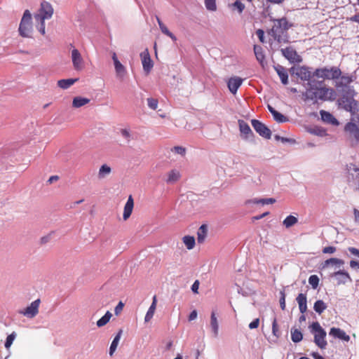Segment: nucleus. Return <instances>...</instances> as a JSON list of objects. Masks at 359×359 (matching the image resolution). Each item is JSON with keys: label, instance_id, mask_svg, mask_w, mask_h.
Returning a JSON list of instances; mask_svg holds the SVG:
<instances>
[{"label": "nucleus", "instance_id": "f257e3e1", "mask_svg": "<svg viewBox=\"0 0 359 359\" xmlns=\"http://www.w3.org/2000/svg\"><path fill=\"white\" fill-rule=\"evenodd\" d=\"M274 25L271 29V34L278 43H288L287 30L292 26L285 18L273 20Z\"/></svg>", "mask_w": 359, "mask_h": 359}, {"label": "nucleus", "instance_id": "f03ea898", "mask_svg": "<svg viewBox=\"0 0 359 359\" xmlns=\"http://www.w3.org/2000/svg\"><path fill=\"white\" fill-rule=\"evenodd\" d=\"M310 332L313 334L314 343L321 349L326 348L327 343L325 339L326 332L318 322H313L309 327Z\"/></svg>", "mask_w": 359, "mask_h": 359}, {"label": "nucleus", "instance_id": "7ed1b4c3", "mask_svg": "<svg viewBox=\"0 0 359 359\" xmlns=\"http://www.w3.org/2000/svg\"><path fill=\"white\" fill-rule=\"evenodd\" d=\"M18 32L20 36L24 38H31L33 32L32 17L29 10L24 11L21 18Z\"/></svg>", "mask_w": 359, "mask_h": 359}, {"label": "nucleus", "instance_id": "20e7f679", "mask_svg": "<svg viewBox=\"0 0 359 359\" xmlns=\"http://www.w3.org/2000/svg\"><path fill=\"white\" fill-rule=\"evenodd\" d=\"M341 71L337 67H322L317 68L313 72V76L317 77L318 79H327V80H334L337 79L341 76Z\"/></svg>", "mask_w": 359, "mask_h": 359}, {"label": "nucleus", "instance_id": "39448f33", "mask_svg": "<svg viewBox=\"0 0 359 359\" xmlns=\"http://www.w3.org/2000/svg\"><path fill=\"white\" fill-rule=\"evenodd\" d=\"M350 94H351V97H348L346 95H344L339 100V104L343 108L344 110L347 111H359V103L356 101L353 97V94L355 91L353 89H349Z\"/></svg>", "mask_w": 359, "mask_h": 359}, {"label": "nucleus", "instance_id": "423d86ee", "mask_svg": "<svg viewBox=\"0 0 359 359\" xmlns=\"http://www.w3.org/2000/svg\"><path fill=\"white\" fill-rule=\"evenodd\" d=\"M344 131L348 134L352 147L359 143V126L353 122H348L344 126Z\"/></svg>", "mask_w": 359, "mask_h": 359}, {"label": "nucleus", "instance_id": "0eeeda50", "mask_svg": "<svg viewBox=\"0 0 359 359\" xmlns=\"http://www.w3.org/2000/svg\"><path fill=\"white\" fill-rule=\"evenodd\" d=\"M53 14V8L50 3L43 1L41 4V7L37 13L34 15L36 21L39 20H46L52 18Z\"/></svg>", "mask_w": 359, "mask_h": 359}, {"label": "nucleus", "instance_id": "6e6552de", "mask_svg": "<svg viewBox=\"0 0 359 359\" xmlns=\"http://www.w3.org/2000/svg\"><path fill=\"white\" fill-rule=\"evenodd\" d=\"M311 67L306 66H299L291 67L290 72L302 81L311 82L310 79L313 76V73H311Z\"/></svg>", "mask_w": 359, "mask_h": 359}, {"label": "nucleus", "instance_id": "1a4fd4ad", "mask_svg": "<svg viewBox=\"0 0 359 359\" xmlns=\"http://www.w3.org/2000/svg\"><path fill=\"white\" fill-rule=\"evenodd\" d=\"M318 100L322 101H333L336 98L337 93L333 88L327 87L316 88Z\"/></svg>", "mask_w": 359, "mask_h": 359}, {"label": "nucleus", "instance_id": "9d476101", "mask_svg": "<svg viewBox=\"0 0 359 359\" xmlns=\"http://www.w3.org/2000/svg\"><path fill=\"white\" fill-rule=\"evenodd\" d=\"M251 123L255 129V130L262 137H264L266 139H270L271 137V132L270 129L262 122L256 120V119H252Z\"/></svg>", "mask_w": 359, "mask_h": 359}, {"label": "nucleus", "instance_id": "9b49d317", "mask_svg": "<svg viewBox=\"0 0 359 359\" xmlns=\"http://www.w3.org/2000/svg\"><path fill=\"white\" fill-rule=\"evenodd\" d=\"M40 299H37L32 302L29 306L22 310H20L18 313L23 315L28 318H34L39 313V308L40 305Z\"/></svg>", "mask_w": 359, "mask_h": 359}, {"label": "nucleus", "instance_id": "f8f14e48", "mask_svg": "<svg viewBox=\"0 0 359 359\" xmlns=\"http://www.w3.org/2000/svg\"><path fill=\"white\" fill-rule=\"evenodd\" d=\"M239 130L242 139L248 141H253L255 135L249 125L243 120H238Z\"/></svg>", "mask_w": 359, "mask_h": 359}, {"label": "nucleus", "instance_id": "ddd939ff", "mask_svg": "<svg viewBox=\"0 0 359 359\" xmlns=\"http://www.w3.org/2000/svg\"><path fill=\"white\" fill-rule=\"evenodd\" d=\"M283 55L290 62H301L302 59L301 56H299L297 51L291 46L287 47L285 48H282L280 50Z\"/></svg>", "mask_w": 359, "mask_h": 359}, {"label": "nucleus", "instance_id": "4468645a", "mask_svg": "<svg viewBox=\"0 0 359 359\" xmlns=\"http://www.w3.org/2000/svg\"><path fill=\"white\" fill-rule=\"evenodd\" d=\"M71 58L73 67L76 71H81L84 68V60L80 52L74 48L71 52Z\"/></svg>", "mask_w": 359, "mask_h": 359}, {"label": "nucleus", "instance_id": "2eb2a0df", "mask_svg": "<svg viewBox=\"0 0 359 359\" xmlns=\"http://www.w3.org/2000/svg\"><path fill=\"white\" fill-rule=\"evenodd\" d=\"M306 85L309 86V88H307L306 91L302 93L304 100H311L316 102L318 100L317 90L314 88L312 82H308Z\"/></svg>", "mask_w": 359, "mask_h": 359}, {"label": "nucleus", "instance_id": "dca6fc26", "mask_svg": "<svg viewBox=\"0 0 359 359\" xmlns=\"http://www.w3.org/2000/svg\"><path fill=\"white\" fill-rule=\"evenodd\" d=\"M140 57L142 59V64L144 71L148 74L151 72L153 67V62L151 59L150 55L147 49L141 53Z\"/></svg>", "mask_w": 359, "mask_h": 359}, {"label": "nucleus", "instance_id": "f3484780", "mask_svg": "<svg viewBox=\"0 0 359 359\" xmlns=\"http://www.w3.org/2000/svg\"><path fill=\"white\" fill-rule=\"evenodd\" d=\"M331 276L336 278L338 285L346 284L348 281H352L349 273L344 270H339L333 273Z\"/></svg>", "mask_w": 359, "mask_h": 359}, {"label": "nucleus", "instance_id": "a211bd4d", "mask_svg": "<svg viewBox=\"0 0 359 359\" xmlns=\"http://www.w3.org/2000/svg\"><path fill=\"white\" fill-rule=\"evenodd\" d=\"M243 79L238 76H232L227 81V86L229 91L235 95L236 94L238 89L242 85Z\"/></svg>", "mask_w": 359, "mask_h": 359}, {"label": "nucleus", "instance_id": "6ab92c4d", "mask_svg": "<svg viewBox=\"0 0 359 359\" xmlns=\"http://www.w3.org/2000/svg\"><path fill=\"white\" fill-rule=\"evenodd\" d=\"M329 335L334 339H339L344 341H348L350 337L341 329L339 327H332L330 330Z\"/></svg>", "mask_w": 359, "mask_h": 359}, {"label": "nucleus", "instance_id": "aec40b11", "mask_svg": "<svg viewBox=\"0 0 359 359\" xmlns=\"http://www.w3.org/2000/svg\"><path fill=\"white\" fill-rule=\"evenodd\" d=\"M276 73L280 77V79L283 85L288 83V74L285 67L282 65H277L273 67Z\"/></svg>", "mask_w": 359, "mask_h": 359}, {"label": "nucleus", "instance_id": "412c9836", "mask_svg": "<svg viewBox=\"0 0 359 359\" xmlns=\"http://www.w3.org/2000/svg\"><path fill=\"white\" fill-rule=\"evenodd\" d=\"M133 206H134V201H133V198L132 196L130 195V196H129V197L127 200V202L124 206L123 214V218L124 220L128 219L130 217V216L131 215V213H132L133 209Z\"/></svg>", "mask_w": 359, "mask_h": 359}, {"label": "nucleus", "instance_id": "4be33fe9", "mask_svg": "<svg viewBox=\"0 0 359 359\" xmlns=\"http://www.w3.org/2000/svg\"><path fill=\"white\" fill-rule=\"evenodd\" d=\"M116 76L118 79L123 80L127 74L126 68L118 60L114 63Z\"/></svg>", "mask_w": 359, "mask_h": 359}, {"label": "nucleus", "instance_id": "5701e85b", "mask_svg": "<svg viewBox=\"0 0 359 359\" xmlns=\"http://www.w3.org/2000/svg\"><path fill=\"white\" fill-rule=\"evenodd\" d=\"M210 326L211 327L214 337H217L219 334V323L217 318L216 316V313L214 311H212L211 313Z\"/></svg>", "mask_w": 359, "mask_h": 359}, {"label": "nucleus", "instance_id": "b1692460", "mask_svg": "<svg viewBox=\"0 0 359 359\" xmlns=\"http://www.w3.org/2000/svg\"><path fill=\"white\" fill-rule=\"evenodd\" d=\"M296 300L299 305V311L304 314L307 310V299L306 295L300 293L296 298Z\"/></svg>", "mask_w": 359, "mask_h": 359}, {"label": "nucleus", "instance_id": "393cba45", "mask_svg": "<svg viewBox=\"0 0 359 359\" xmlns=\"http://www.w3.org/2000/svg\"><path fill=\"white\" fill-rule=\"evenodd\" d=\"M320 114L323 121L332 125H338V121L328 111L320 110Z\"/></svg>", "mask_w": 359, "mask_h": 359}, {"label": "nucleus", "instance_id": "a878e982", "mask_svg": "<svg viewBox=\"0 0 359 359\" xmlns=\"http://www.w3.org/2000/svg\"><path fill=\"white\" fill-rule=\"evenodd\" d=\"M156 303H157V299L156 296L154 295L152 299V303L151 306H149L146 316L144 317V322L148 323L151 320V319L153 318L154 314L155 313L156 309Z\"/></svg>", "mask_w": 359, "mask_h": 359}, {"label": "nucleus", "instance_id": "bb28decb", "mask_svg": "<svg viewBox=\"0 0 359 359\" xmlns=\"http://www.w3.org/2000/svg\"><path fill=\"white\" fill-rule=\"evenodd\" d=\"M180 172L176 169L171 170L167 174V179L165 180L168 184H174L180 178Z\"/></svg>", "mask_w": 359, "mask_h": 359}, {"label": "nucleus", "instance_id": "cd10ccee", "mask_svg": "<svg viewBox=\"0 0 359 359\" xmlns=\"http://www.w3.org/2000/svg\"><path fill=\"white\" fill-rule=\"evenodd\" d=\"M208 235V226L202 224L197 231V241L198 243H203Z\"/></svg>", "mask_w": 359, "mask_h": 359}, {"label": "nucleus", "instance_id": "c85d7f7f", "mask_svg": "<svg viewBox=\"0 0 359 359\" xmlns=\"http://www.w3.org/2000/svg\"><path fill=\"white\" fill-rule=\"evenodd\" d=\"M344 264V261L338 258H330L325 260L323 263V267H328L330 265L334 266L335 268H340Z\"/></svg>", "mask_w": 359, "mask_h": 359}, {"label": "nucleus", "instance_id": "c756f323", "mask_svg": "<svg viewBox=\"0 0 359 359\" xmlns=\"http://www.w3.org/2000/svg\"><path fill=\"white\" fill-rule=\"evenodd\" d=\"M276 202V199L273 198H253L250 199L246 201V204H262V205H268V204H273Z\"/></svg>", "mask_w": 359, "mask_h": 359}, {"label": "nucleus", "instance_id": "7c9ffc66", "mask_svg": "<svg viewBox=\"0 0 359 359\" xmlns=\"http://www.w3.org/2000/svg\"><path fill=\"white\" fill-rule=\"evenodd\" d=\"M111 172V168L107 164H103L100 166L98 171V178L104 179L109 176Z\"/></svg>", "mask_w": 359, "mask_h": 359}, {"label": "nucleus", "instance_id": "2f4dec72", "mask_svg": "<svg viewBox=\"0 0 359 359\" xmlns=\"http://www.w3.org/2000/svg\"><path fill=\"white\" fill-rule=\"evenodd\" d=\"M121 334H122V330H121L118 331V332L116 334V335L114 338V339L110 345V348H109V353L110 355H112L114 354V353L115 352V351L118 346V342L120 341Z\"/></svg>", "mask_w": 359, "mask_h": 359}, {"label": "nucleus", "instance_id": "473e14b6", "mask_svg": "<svg viewBox=\"0 0 359 359\" xmlns=\"http://www.w3.org/2000/svg\"><path fill=\"white\" fill-rule=\"evenodd\" d=\"M253 49L256 59L262 64L265 59L262 47L258 45H255Z\"/></svg>", "mask_w": 359, "mask_h": 359}, {"label": "nucleus", "instance_id": "72a5a7b5", "mask_svg": "<svg viewBox=\"0 0 359 359\" xmlns=\"http://www.w3.org/2000/svg\"><path fill=\"white\" fill-rule=\"evenodd\" d=\"M90 102V100L82 97H75L73 99L72 106L74 108H79L84 106Z\"/></svg>", "mask_w": 359, "mask_h": 359}, {"label": "nucleus", "instance_id": "f704fd0d", "mask_svg": "<svg viewBox=\"0 0 359 359\" xmlns=\"http://www.w3.org/2000/svg\"><path fill=\"white\" fill-rule=\"evenodd\" d=\"M77 80V79H61L57 81V86L62 89H67Z\"/></svg>", "mask_w": 359, "mask_h": 359}, {"label": "nucleus", "instance_id": "c9c22d12", "mask_svg": "<svg viewBox=\"0 0 359 359\" xmlns=\"http://www.w3.org/2000/svg\"><path fill=\"white\" fill-rule=\"evenodd\" d=\"M182 241L188 250H191L196 244L195 238L191 236H185L182 238Z\"/></svg>", "mask_w": 359, "mask_h": 359}, {"label": "nucleus", "instance_id": "e433bc0d", "mask_svg": "<svg viewBox=\"0 0 359 359\" xmlns=\"http://www.w3.org/2000/svg\"><path fill=\"white\" fill-rule=\"evenodd\" d=\"M111 316H112L111 313L110 311H107L106 312V313L100 319H99L97 321V323H96L97 326L98 327L104 326L109 321Z\"/></svg>", "mask_w": 359, "mask_h": 359}, {"label": "nucleus", "instance_id": "4c0bfd02", "mask_svg": "<svg viewBox=\"0 0 359 359\" xmlns=\"http://www.w3.org/2000/svg\"><path fill=\"white\" fill-rule=\"evenodd\" d=\"M327 309L326 304L323 300H317L313 305L314 311L321 314Z\"/></svg>", "mask_w": 359, "mask_h": 359}, {"label": "nucleus", "instance_id": "58836bf2", "mask_svg": "<svg viewBox=\"0 0 359 359\" xmlns=\"http://www.w3.org/2000/svg\"><path fill=\"white\" fill-rule=\"evenodd\" d=\"M303 334L298 329L291 330V339L294 343H298L302 340Z\"/></svg>", "mask_w": 359, "mask_h": 359}, {"label": "nucleus", "instance_id": "ea45409f", "mask_svg": "<svg viewBox=\"0 0 359 359\" xmlns=\"http://www.w3.org/2000/svg\"><path fill=\"white\" fill-rule=\"evenodd\" d=\"M297 222L298 219L297 217L292 215H289L283 220V224L286 228H290L297 224Z\"/></svg>", "mask_w": 359, "mask_h": 359}, {"label": "nucleus", "instance_id": "a19ab883", "mask_svg": "<svg viewBox=\"0 0 359 359\" xmlns=\"http://www.w3.org/2000/svg\"><path fill=\"white\" fill-rule=\"evenodd\" d=\"M273 119L278 123H285L288 121V118L276 111L273 115Z\"/></svg>", "mask_w": 359, "mask_h": 359}, {"label": "nucleus", "instance_id": "79ce46f5", "mask_svg": "<svg viewBox=\"0 0 359 359\" xmlns=\"http://www.w3.org/2000/svg\"><path fill=\"white\" fill-rule=\"evenodd\" d=\"M160 29L166 36H169L172 41H175L177 40L176 36L169 31L167 27L165 25H160Z\"/></svg>", "mask_w": 359, "mask_h": 359}, {"label": "nucleus", "instance_id": "37998d69", "mask_svg": "<svg viewBox=\"0 0 359 359\" xmlns=\"http://www.w3.org/2000/svg\"><path fill=\"white\" fill-rule=\"evenodd\" d=\"M309 283L311 285L313 289H316L319 284V278L316 275H311L309 278Z\"/></svg>", "mask_w": 359, "mask_h": 359}, {"label": "nucleus", "instance_id": "c03bdc74", "mask_svg": "<svg viewBox=\"0 0 359 359\" xmlns=\"http://www.w3.org/2000/svg\"><path fill=\"white\" fill-rule=\"evenodd\" d=\"M353 76H341L340 85L342 86H346L353 81Z\"/></svg>", "mask_w": 359, "mask_h": 359}, {"label": "nucleus", "instance_id": "a18cd8bd", "mask_svg": "<svg viewBox=\"0 0 359 359\" xmlns=\"http://www.w3.org/2000/svg\"><path fill=\"white\" fill-rule=\"evenodd\" d=\"M148 107L153 110H155L158 107V102L157 99L153 97H149L147 99Z\"/></svg>", "mask_w": 359, "mask_h": 359}, {"label": "nucleus", "instance_id": "49530a36", "mask_svg": "<svg viewBox=\"0 0 359 359\" xmlns=\"http://www.w3.org/2000/svg\"><path fill=\"white\" fill-rule=\"evenodd\" d=\"M15 337H16V334L14 332H12L11 334H9L7 337L6 342H5V345H4L6 348L8 349L11 347V346L12 345Z\"/></svg>", "mask_w": 359, "mask_h": 359}, {"label": "nucleus", "instance_id": "de8ad7c7", "mask_svg": "<svg viewBox=\"0 0 359 359\" xmlns=\"http://www.w3.org/2000/svg\"><path fill=\"white\" fill-rule=\"evenodd\" d=\"M121 136L126 140L127 142H129L132 138L131 133L129 129L122 128L120 130Z\"/></svg>", "mask_w": 359, "mask_h": 359}, {"label": "nucleus", "instance_id": "09e8293b", "mask_svg": "<svg viewBox=\"0 0 359 359\" xmlns=\"http://www.w3.org/2000/svg\"><path fill=\"white\" fill-rule=\"evenodd\" d=\"M206 8L210 11H215L217 9L215 0H205Z\"/></svg>", "mask_w": 359, "mask_h": 359}, {"label": "nucleus", "instance_id": "8fccbe9b", "mask_svg": "<svg viewBox=\"0 0 359 359\" xmlns=\"http://www.w3.org/2000/svg\"><path fill=\"white\" fill-rule=\"evenodd\" d=\"M232 8L236 9L239 13H241L245 9V5L240 1H236L231 5Z\"/></svg>", "mask_w": 359, "mask_h": 359}, {"label": "nucleus", "instance_id": "3c124183", "mask_svg": "<svg viewBox=\"0 0 359 359\" xmlns=\"http://www.w3.org/2000/svg\"><path fill=\"white\" fill-rule=\"evenodd\" d=\"M272 333L276 337H278L280 336V332L278 330V327L276 318H273L272 322Z\"/></svg>", "mask_w": 359, "mask_h": 359}, {"label": "nucleus", "instance_id": "603ef678", "mask_svg": "<svg viewBox=\"0 0 359 359\" xmlns=\"http://www.w3.org/2000/svg\"><path fill=\"white\" fill-rule=\"evenodd\" d=\"M358 111H350L351 114V121L349 122L355 123L356 125L359 126V114Z\"/></svg>", "mask_w": 359, "mask_h": 359}, {"label": "nucleus", "instance_id": "864d4df0", "mask_svg": "<svg viewBox=\"0 0 359 359\" xmlns=\"http://www.w3.org/2000/svg\"><path fill=\"white\" fill-rule=\"evenodd\" d=\"M36 22L39 23V25L37 27L39 32L42 35H44L46 34L45 20H39Z\"/></svg>", "mask_w": 359, "mask_h": 359}, {"label": "nucleus", "instance_id": "5fc2aeb1", "mask_svg": "<svg viewBox=\"0 0 359 359\" xmlns=\"http://www.w3.org/2000/svg\"><path fill=\"white\" fill-rule=\"evenodd\" d=\"M172 151H175L176 154H178L181 156L185 155V153H186V149L181 146L174 147L172 149Z\"/></svg>", "mask_w": 359, "mask_h": 359}, {"label": "nucleus", "instance_id": "6e6d98bb", "mask_svg": "<svg viewBox=\"0 0 359 359\" xmlns=\"http://www.w3.org/2000/svg\"><path fill=\"white\" fill-rule=\"evenodd\" d=\"M280 306L282 310L285 309V294L284 291H280Z\"/></svg>", "mask_w": 359, "mask_h": 359}, {"label": "nucleus", "instance_id": "4d7b16f0", "mask_svg": "<svg viewBox=\"0 0 359 359\" xmlns=\"http://www.w3.org/2000/svg\"><path fill=\"white\" fill-rule=\"evenodd\" d=\"M123 306L124 304L122 302H119L114 309V313L116 316H118L122 311Z\"/></svg>", "mask_w": 359, "mask_h": 359}, {"label": "nucleus", "instance_id": "13d9d810", "mask_svg": "<svg viewBox=\"0 0 359 359\" xmlns=\"http://www.w3.org/2000/svg\"><path fill=\"white\" fill-rule=\"evenodd\" d=\"M336 251V248L334 246L325 247L323 249V252L325 254H332Z\"/></svg>", "mask_w": 359, "mask_h": 359}, {"label": "nucleus", "instance_id": "bf43d9fd", "mask_svg": "<svg viewBox=\"0 0 359 359\" xmlns=\"http://www.w3.org/2000/svg\"><path fill=\"white\" fill-rule=\"evenodd\" d=\"M199 285H200L199 280H196L194 282L193 285H191V291L194 293H195V294H198V293Z\"/></svg>", "mask_w": 359, "mask_h": 359}, {"label": "nucleus", "instance_id": "052dcab7", "mask_svg": "<svg viewBox=\"0 0 359 359\" xmlns=\"http://www.w3.org/2000/svg\"><path fill=\"white\" fill-rule=\"evenodd\" d=\"M256 34L258 36L259 41L262 43H264V32L262 29H259L257 30Z\"/></svg>", "mask_w": 359, "mask_h": 359}, {"label": "nucleus", "instance_id": "680f3d73", "mask_svg": "<svg viewBox=\"0 0 359 359\" xmlns=\"http://www.w3.org/2000/svg\"><path fill=\"white\" fill-rule=\"evenodd\" d=\"M259 324V318H256V319H255L254 320H252V321L249 324V328H250V329H255V328L258 327Z\"/></svg>", "mask_w": 359, "mask_h": 359}, {"label": "nucleus", "instance_id": "e2e57ef3", "mask_svg": "<svg viewBox=\"0 0 359 359\" xmlns=\"http://www.w3.org/2000/svg\"><path fill=\"white\" fill-rule=\"evenodd\" d=\"M311 133H313L315 135H319V136H323L326 134V132L325 130L323 129H314Z\"/></svg>", "mask_w": 359, "mask_h": 359}, {"label": "nucleus", "instance_id": "0e129e2a", "mask_svg": "<svg viewBox=\"0 0 359 359\" xmlns=\"http://www.w3.org/2000/svg\"><path fill=\"white\" fill-rule=\"evenodd\" d=\"M348 250L353 255L359 257V249H357L353 247H350L348 248Z\"/></svg>", "mask_w": 359, "mask_h": 359}, {"label": "nucleus", "instance_id": "69168bd1", "mask_svg": "<svg viewBox=\"0 0 359 359\" xmlns=\"http://www.w3.org/2000/svg\"><path fill=\"white\" fill-rule=\"evenodd\" d=\"M274 138L276 140H280L282 142L285 143V142H289L291 141L290 139L289 138H287V137H280V135H276L274 136Z\"/></svg>", "mask_w": 359, "mask_h": 359}, {"label": "nucleus", "instance_id": "338daca9", "mask_svg": "<svg viewBox=\"0 0 359 359\" xmlns=\"http://www.w3.org/2000/svg\"><path fill=\"white\" fill-rule=\"evenodd\" d=\"M197 318V311L196 310L192 311L189 316V320L191 321Z\"/></svg>", "mask_w": 359, "mask_h": 359}, {"label": "nucleus", "instance_id": "774afa93", "mask_svg": "<svg viewBox=\"0 0 359 359\" xmlns=\"http://www.w3.org/2000/svg\"><path fill=\"white\" fill-rule=\"evenodd\" d=\"M353 214L355 217V222L359 223V210L356 208L353 209Z\"/></svg>", "mask_w": 359, "mask_h": 359}]
</instances>
